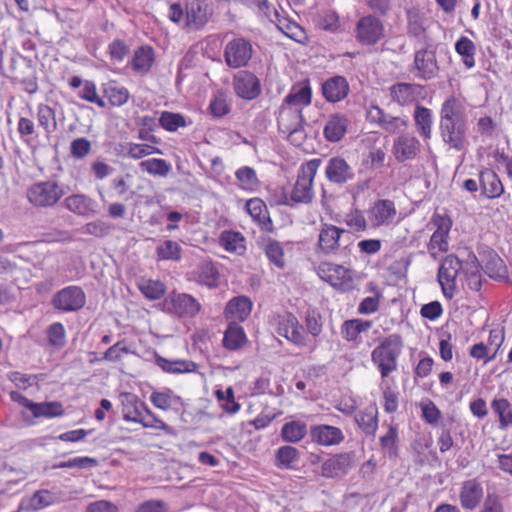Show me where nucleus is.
<instances>
[{
	"label": "nucleus",
	"mask_w": 512,
	"mask_h": 512,
	"mask_svg": "<svg viewBox=\"0 0 512 512\" xmlns=\"http://www.w3.org/2000/svg\"><path fill=\"white\" fill-rule=\"evenodd\" d=\"M253 48L249 40L236 37L230 40L224 48V60L232 69L246 67L252 58Z\"/></svg>",
	"instance_id": "9d476101"
},
{
	"label": "nucleus",
	"mask_w": 512,
	"mask_h": 512,
	"mask_svg": "<svg viewBox=\"0 0 512 512\" xmlns=\"http://www.w3.org/2000/svg\"><path fill=\"white\" fill-rule=\"evenodd\" d=\"M479 185L481 195L487 199H497L504 193V186L499 176L495 171L488 168L480 171Z\"/></svg>",
	"instance_id": "a878e982"
},
{
	"label": "nucleus",
	"mask_w": 512,
	"mask_h": 512,
	"mask_svg": "<svg viewBox=\"0 0 512 512\" xmlns=\"http://www.w3.org/2000/svg\"><path fill=\"white\" fill-rule=\"evenodd\" d=\"M246 341V335L241 326L232 323L228 326L224 333L223 345L229 350H236L240 348Z\"/></svg>",
	"instance_id": "a18cd8bd"
},
{
	"label": "nucleus",
	"mask_w": 512,
	"mask_h": 512,
	"mask_svg": "<svg viewBox=\"0 0 512 512\" xmlns=\"http://www.w3.org/2000/svg\"><path fill=\"white\" fill-rule=\"evenodd\" d=\"M91 148V142L87 138H76L70 144V154L75 159H83L91 152Z\"/></svg>",
	"instance_id": "774afa93"
},
{
	"label": "nucleus",
	"mask_w": 512,
	"mask_h": 512,
	"mask_svg": "<svg viewBox=\"0 0 512 512\" xmlns=\"http://www.w3.org/2000/svg\"><path fill=\"white\" fill-rule=\"evenodd\" d=\"M141 293L149 300H158L166 292V286L159 280L142 279L138 283Z\"/></svg>",
	"instance_id": "09e8293b"
},
{
	"label": "nucleus",
	"mask_w": 512,
	"mask_h": 512,
	"mask_svg": "<svg viewBox=\"0 0 512 512\" xmlns=\"http://www.w3.org/2000/svg\"><path fill=\"white\" fill-rule=\"evenodd\" d=\"M276 331L296 346L303 347L306 345L304 329L292 313L286 312L278 316Z\"/></svg>",
	"instance_id": "2eb2a0df"
},
{
	"label": "nucleus",
	"mask_w": 512,
	"mask_h": 512,
	"mask_svg": "<svg viewBox=\"0 0 512 512\" xmlns=\"http://www.w3.org/2000/svg\"><path fill=\"white\" fill-rule=\"evenodd\" d=\"M345 238H348V240L351 238V234L348 231L332 224H324L319 233L318 248L325 255L333 254L342 242H346ZM349 245L350 241H347L344 246L345 251Z\"/></svg>",
	"instance_id": "ddd939ff"
},
{
	"label": "nucleus",
	"mask_w": 512,
	"mask_h": 512,
	"mask_svg": "<svg viewBox=\"0 0 512 512\" xmlns=\"http://www.w3.org/2000/svg\"><path fill=\"white\" fill-rule=\"evenodd\" d=\"M325 176L329 182L342 186L352 181L355 177V173L344 158L335 156L327 161Z\"/></svg>",
	"instance_id": "412c9836"
},
{
	"label": "nucleus",
	"mask_w": 512,
	"mask_h": 512,
	"mask_svg": "<svg viewBox=\"0 0 512 512\" xmlns=\"http://www.w3.org/2000/svg\"><path fill=\"white\" fill-rule=\"evenodd\" d=\"M235 177L243 190L254 191L259 184L256 171L249 166L239 168L235 172Z\"/></svg>",
	"instance_id": "8fccbe9b"
},
{
	"label": "nucleus",
	"mask_w": 512,
	"mask_h": 512,
	"mask_svg": "<svg viewBox=\"0 0 512 512\" xmlns=\"http://www.w3.org/2000/svg\"><path fill=\"white\" fill-rule=\"evenodd\" d=\"M380 444L389 457H395L397 455L398 430L395 426H388L386 434L380 437Z\"/></svg>",
	"instance_id": "bf43d9fd"
},
{
	"label": "nucleus",
	"mask_w": 512,
	"mask_h": 512,
	"mask_svg": "<svg viewBox=\"0 0 512 512\" xmlns=\"http://www.w3.org/2000/svg\"><path fill=\"white\" fill-rule=\"evenodd\" d=\"M413 120L415 130L418 135L424 140L428 141L432 137V125H433V114L432 111L423 106L417 104L413 112Z\"/></svg>",
	"instance_id": "7c9ffc66"
},
{
	"label": "nucleus",
	"mask_w": 512,
	"mask_h": 512,
	"mask_svg": "<svg viewBox=\"0 0 512 512\" xmlns=\"http://www.w3.org/2000/svg\"><path fill=\"white\" fill-rule=\"evenodd\" d=\"M311 101L312 89L309 82H299L295 83L291 87L289 93L285 96L282 103L302 111L305 107L311 104Z\"/></svg>",
	"instance_id": "bb28decb"
},
{
	"label": "nucleus",
	"mask_w": 512,
	"mask_h": 512,
	"mask_svg": "<svg viewBox=\"0 0 512 512\" xmlns=\"http://www.w3.org/2000/svg\"><path fill=\"white\" fill-rule=\"evenodd\" d=\"M456 52L462 57L467 69L475 66L476 45L466 36H461L455 43Z\"/></svg>",
	"instance_id": "79ce46f5"
},
{
	"label": "nucleus",
	"mask_w": 512,
	"mask_h": 512,
	"mask_svg": "<svg viewBox=\"0 0 512 512\" xmlns=\"http://www.w3.org/2000/svg\"><path fill=\"white\" fill-rule=\"evenodd\" d=\"M65 194L64 185L55 180L34 183L27 190L29 202L38 208L53 207Z\"/></svg>",
	"instance_id": "423d86ee"
},
{
	"label": "nucleus",
	"mask_w": 512,
	"mask_h": 512,
	"mask_svg": "<svg viewBox=\"0 0 512 512\" xmlns=\"http://www.w3.org/2000/svg\"><path fill=\"white\" fill-rule=\"evenodd\" d=\"M220 241L225 250L229 252L242 254L246 249L245 238L239 232L224 231L221 234Z\"/></svg>",
	"instance_id": "de8ad7c7"
},
{
	"label": "nucleus",
	"mask_w": 512,
	"mask_h": 512,
	"mask_svg": "<svg viewBox=\"0 0 512 512\" xmlns=\"http://www.w3.org/2000/svg\"><path fill=\"white\" fill-rule=\"evenodd\" d=\"M432 222L436 226V230L430 238L428 250L431 256L436 258V251L445 252L448 250V235L452 222L449 217L439 214H434Z\"/></svg>",
	"instance_id": "f3484780"
},
{
	"label": "nucleus",
	"mask_w": 512,
	"mask_h": 512,
	"mask_svg": "<svg viewBox=\"0 0 512 512\" xmlns=\"http://www.w3.org/2000/svg\"><path fill=\"white\" fill-rule=\"evenodd\" d=\"M104 92L110 104L113 106H122L129 99V92L124 87H118L116 85L109 84L105 88Z\"/></svg>",
	"instance_id": "69168bd1"
},
{
	"label": "nucleus",
	"mask_w": 512,
	"mask_h": 512,
	"mask_svg": "<svg viewBox=\"0 0 512 512\" xmlns=\"http://www.w3.org/2000/svg\"><path fill=\"white\" fill-rule=\"evenodd\" d=\"M210 16L208 5L202 0H190L185 5V23L191 30L201 29Z\"/></svg>",
	"instance_id": "5701e85b"
},
{
	"label": "nucleus",
	"mask_w": 512,
	"mask_h": 512,
	"mask_svg": "<svg viewBox=\"0 0 512 512\" xmlns=\"http://www.w3.org/2000/svg\"><path fill=\"white\" fill-rule=\"evenodd\" d=\"M50 304L60 313L77 312L85 306L86 294L80 286H66L53 294Z\"/></svg>",
	"instance_id": "0eeeda50"
},
{
	"label": "nucleus",
	"mask_w": 512,
	"mask_h": 512,
	"mask_svg": "<svg viewBox=\"0 0 512 512\" xmlns=\"http://www.w3.org/2000/svg\"><path fill=\"white\" fill-rule=\"evenodd\" d=\"M367 120L376 124L381 130L389 134L402 133L408 129L409 119L407 117L392 116L378 105H370L367 109Z\"/></svg>",
	"instance_id": "9b49d317"
},
{
	"label": "nucleus",
	"mask_w": 512,
	"mask_h": 512,
	"mask_svg": "<svg viewBox=\"0 0 512 512\" xmlns=\"http://www.w3.org/2000/svg\"><path fill=\"white\" fill-rule=\"evenodd\" d=\"M348 119L344 114H331L324 126V137L329 142H339L346 134Z\"/></svg>",
	"instance_id": "2f4dec72"
},
{
	"label": "nucleus",
	"mask_w": 512,
	"mask_h": 512,
	"mask_svg": "<svg viewBox=\"0 0 512 512\" xmlns=\"http://www.w3.org/2000/svg\"><path fill=\"white\" fill-rule=\"evenodd\" d=\"M491 408L499 416L501 428H507L512 423V404L507 399H494Z\"/></svg>",
	"instance_id": "3c124183"
},
{
	"label": "nucleus",
	"mask_w": 512,
	"mask_h": 512,
	"mask_svg": "<svg viewBox=\"0 0 512 512\" xmlns=\"http://www.w3.org/2000/svg\"><path fill=\"white\" fill-rule=\"evenodd\" d=\"M350 88L345 77L336 75L327 79L322 84V94L324 98L330 103H336L349 94Z\"/></svg>",
	"instance_id": "cd10ccee"
},
{
	"label": "nucleus",
	"mask_w": 512,
	"mask_h": 512,
	"mask_svg": "<svg viewBox=\"0 0 512 512\" xmlns=\"http://www.w3.org/2000/svg\"><path fill=\"white\" fill-rule=\"evenodd\" d=\"M391 99L400 106H408L424 98V87L416 83L398 82L389 88Z\"/></svg>",
	"instance_id": "6ab92c4d"
},
{
	"label": "nucleus",
	"mask_w": 512,
	"mask_h": 512,
	"mask_svg": "<svg viewBox=\"0 0 512 512\" xmlns=\"http://www.w3.org/2000/svg\"><path fill=\"white\" fill-rule=\"evenodd\" d=\"M372 327V321L360 318L350 319L341 325V335L348 342H358L361 333Z\"/></svg>",
	"instance_id": "c9c22d12"
},
{
	"label": "nucleus",
	"mask_w": 512,
	"mask_h": 512,
	"mask_svg": "<svg viewBox=\"0 0 512 512\" xmlns=\"http://www.w3.org/2000/svg\"><path fill=\"white\" fill-rule=\"evenodd\" d=\"M413 71L415 76L423 80H429L436 76L438 65L435 52L429 49H420L415 52Z\"/></svg>",
	"instance_id": "4be33fe9"
},
{
	"label": "nucleus",
	"mask_w": 512,
	"mask_h": 512,
	"mask_svg": "<svg viewBox=\"0 0 512 512\" xmlns=\"http://www.w3.org/2000/svg\"><path fill=\"white\" fill-rule=\"evenodd\" d=\"M162 309L179 318H193L199 313L201 304L190 294L173 291L163 300Z\"/></svg>",
	"instance_id": "6e6552de"
},
{
	"label": "nucleus",
	"mask_w": 512,
	"mask_h": 512,
	"mask_svg": "<svg viewBox=\"0 0 512 512\" xmlns=\"http://www.w3.org/2000/svg\"><path fill=\"white\" fill-rule=\"evenodd\" d=\"M64 207L78 216L95 214L94 201L84 194H73L64 199Z\"/></svg>",
	"instance_id": "f704fd0d"
},
{
	"label": "nucleus",
	"mask_w": 512,
	"mask_h": 512,
	"mask_svg": "<svg viewBox=\"0 0 512 512\" xmlns=\"http://www.w3.org/2000/svg\"><path fill=\"white\" fill-rule=\"evenodd\" d=\"M233 87L238 97L254 100L261 94V84L257 76L246 70L238 72L233 77Z\"/></svg>",
	"instance_id": "a211bd4d"
},
{
	"label": "nucleus",
	"mask_w": 512,
	"mask_h": 512,
	"mask_svg": "<svg viewBox=\"0 0 512 512\" xmlns=\"http://www.w3.org/2000/svg\"><path fill=\"white\" fill-rule=\"evenodd\" d=\"M397 210L393 201L377 200L368 211V217L374 227L388 226L393 223Z\"/></svg>",
	"instance_id": "b1692460"
},
{
	"label": "nucleus",
	"mask_w": 512,
	"mask_h": 512,
	"mask_svg": "<svg viewBox=\"0 0 512 512\" xmlns=\"http://www.w3.org/2000/svg\"><path fill=\"white\" fill-rule=\"evenodd\" d=\"M309 436L313 443L324 447L339 445L345 439L344 433L340 428L328 424L310 426Z\"/></svg>",
	"instance_id": "aec40b11"
},
{
	"label": "nucleus",
	"mask_w": 512,
	"mask_h": 512,
	"mask_svg": "<svg viewBox=\"0 0 512 512\" xmlns=\"http://www.w3.org/2000/svg\"><path fill=\"white\" fill-rule=\"evenodd\" d=\"M215 396L222 403L221 407L225 412L235 414L240 410V404L235 401L232 387H228L225 391L216 390Z\"/></svg>",
	"instance_id": "4d7b16f0"
},
{
	"label": "nucleus",
	"mask_w": 512,
	"mask_h": 512,
	"mask_svg": "<svg viewBox=\"0 0 512 512\" xmlns=\"http://www.w3.org/2000/svg\"><path fill=\"white\" fill-rule=\"evenodd\" d=\"M463 268V262L454 254H450L442 261L437 278L443 294L451 299L456 290V278Z\"/></svg>",
	"instance_id": "f8f14e48"
},
{
	"label": "nucleus",
	"mask_w": 512,
	"mask_h": 512,
	"mask_svg": "<svg viewBox=\"0 0 512 512\" xmlns=\"http://www.w3.org/2000/svg\"><path fill=\"white\" fill-rule=\"evenodd\" d=\"M10 397L14 402L31 411L35 418H54L64 414L62 404L57 401L36 403L16 391H12Z\"/></svg>",
	"instance_id": "4468645a"
},
{
	"label": "nucleus",
	"mask_w": 512,
	"mask_h": 512,
	"mask_svg": "<svg viewBox=\"0 0 512 512\" xmlns=\"http://www.w3.org/2000/svg\"><path fill=\"white\" fill-rule=\"evenodd\" d=\"M160 125L167 131L174 132L180 127L186 126L184 116L178 113L164 111L159 118Z\"/></svg>",
	"instance_id": "680f3d73"
},
{
	"label": "nucleus",
	"mask_w": 512,
	"mask_h": 512,
	"mask_svg": "<svg viewBox=\"0 0 512 512\" xmlns=\"http://www.w3.org/2000/svg\"><path fill=\"white\" fill-rule=\"evenodd\" d=\"M300 458L299 450L290 445L279 447L275 451L274 464L279 469H292Z\"/></svg>",
	"instance_id": "ea45409f"
},
{
	"label": "nucleus",
	"mask_w": 512,
	"mask_h": 512,
	"mask_svg": "<svg viewBox=\"0 0 512 512\" xmlns=\"http://www.w3.org/2000/svg\"><path fill=\"white\" fill-rule=\"evenodd\" d=\"M315 270L323 281L338 291L348 292L355 287V271L343 265L321 262Z\"/></svg>",
	"instance_id": "20e7f679"
},
{
	"label": "nucleus",
	"mask_w": 512,
	"mask_h": 512,
	"mask_svg": "<svg viewBox=\"0 0 512 512\" xmlns=\"http://www.w3.org/2000/svg\"><path fill=\"white\" fill-rule=\"evenodd\" d=\"M120 401L122 405V415L124 420L138 423L146 409V404L132 393H121Z\"/></svg>",
	"instance_id": "c756f323"
},
{
	"label": "nucleus",
	"mask_w": 512,
	"mask_h": 512,
	"mask_svg": "<svg viewBox=\"0 0 512 512\" xmlns=\"http://www.w3.org/2000/svg\"><path fill=\"white\" fill-rule=\"evenodd\" d=\"M180 245L172 240H165L156 248V254L159 260L178 261L181 258Z\"/></svg>",
	"instance_id": "5fc2aeb1"
},
{
	"label": "nucleus",
	"mask_w": 512,
	"mask_h": 512,
	"mask_svg": "<svg viewBox=\"0 0 512 512\" xmlns=\"http://www.w3.org/2000/svg\"><path fill=\"white\" fill-rule=\"evenodd\" d=\"M219 272L211 262H204L198 266L196 271V280L199 284L209 288L218 285Z\"/></svg>",
	"instance_id": "37998d69"
},
{
	"label": "nucleus",
	"mask_w": 512,
	"mask_h": 512,
	"mask_svg": "<svg viewBox=\"0 0 512 512\" xmlns=\"http://www.w3.org/2000/svg\"><path fill=\"white\" fill-rule=\"evenodd\" d=\"M38 122L47 134H51L57 129L55 111L48 105L38 106Z\"/></svg>",
	"instance_id": "864d4df0"
},
{
	"label": "nucleus",
	"mask_w": 512,
	"mask_h": 512,
	"mask_svg": "<svg viewBox=\"0 0 512 512\" xmlns=\"http://www.w3.org/2000/svg\"><path fill=\"white\" fill-rule=\"evenodd\" d=\"M78 96L90 103L96 104L100 108H105V101L100 98L96 91V85L93 81L86 80L83 84V89L79 92Z\"/></svg>",
	"instance_id": "338daca9"
},
{
	"label": "nucleus",
	"mask_w": 512,
	"mask_h": 512,
	"mask_svg": "<svg viewBox=\"0 0 512 512\" xmlns=\"http://www.w3.org/2000/svg\"><path fill=\"white\" fill-rule=\"evenodd\" d=\"M351 465V457L349 454H337L327 459L321 467L324 477L335 478L348 472Z\"/></svg>",
	"instance_id": "473e14b6"
},
{
	"label": "nucleus",
	"mask_w": 512,
	"mask_h": 512,
	"mask_svg": "<svg viewBox=\"0 0 512 512\" xmlns=\"http://www.w3.org/2000/svg\"><path fill=\"white\" fill-rule=\"evenodd\" d=\"M140 168L151 175L165 177L171 170V166L164 159H148L140 163Z\"/></svg>",
	"instance_id": "6e6d98bb"
},
{
	"label": "nucleus",
	"mask_w": 512,
	"mask_h": 512,
	"mask_svg": "<svg viewBox=\"0 0 512 512\" xmlns=\"http://www.w3.org/2000/svg\"><path fill=\"white\" fill-rule=\"evenodd\" d=\"M150 401L159 409L168 410L174 403L181 402V398L173 394L171 390L163 392L154 391L150 395Z\"/></svg>",
	"instance_id": "13d9d810"
},
{
	"label": "nucleus",
	"mask_w": 512,
	"mask_h": 512,
	"mask_svg": "<svg viewBox=\"0 0 512 512\" xmlns=\"http://www.w3.org/2000/svg\"><path fill=\"white\" fill-rule=\"evenodd\" d=\"M485 272L491 279L496 281L506 279L508 274L504 261L496 253L489 254V258L485 264Z\"/></svg>",
	"instance_id": "49530a36"
},
{
	"label": "nucleus",
	"mask_w": 512,
	"mask_h": 512,
	"mask_svg": "<svg viewBox=\"0 0 512 512\" xmlns=\"http://www.w3.org/2000/svg\"><path fill=\"white\" fill-rule=\"evenodd\" d=\"M155 362L164 372L171 374L190 373L197 370V364L190 360H169L157 356Z\"/></svg>",
	"instance_id": "4c0bfd02"
},
{
	"label": "nucleus",
	"mask_w": 512,
	"mask_h": 512,
	"mask_svg": "<svg viewBox=\"0 0 512 512\" xmlns=\"http://www.w3.org/2000/svg\"><path fill=\"white\" fill-rule=\"evenodd\" d=\"M407 32L412 37H420L424 34V16L415 8L408 9L407 12Z\"/></svg>",
	"instance_id": "603ef678"
},
{
	"label": "nucleus",
	"mask_w": 512,
	"mask_h": 512,
	"mask_svg": "<svg viewBox=\"0 0 512 512\" xmlns=\"http://www.w3.org/2000/svg\"><path fill=\"white\" fill-rule=\"evenodd\" d=\"M265 254L269 261L277 268H284V251L279 242L275 240H269L265 246Z\"/></svg>",
	"instance_id": "052dcab7"
},
{
	"label": "nucleus",
	"mask_w": 512,
	"mask_h": 512,
	"mask_svg": "<svg viewBox=\"0 0 512 512\" xmlns=\"http://www.w3.org/2000/svg\"><path fill=\"white\" fill-rule=\"evenodd\" d=\"M245 209L261 230L266 232L273 231V223L263 200L260 198L249 199L245 204Z\"/></svg>",
	"instance_id": "c85d7f7f"
},
{
	"label": "nucleus",
	"mask_w": 512,
	"mask_h": 512,
	"mask_svg": "<svg viewBox=\"0 0 512 512\" xmlns=\"http://www.w3.org/2000/svg\"><path fill=\"white\" fill-rule=\"evenodd\" d=\"M307 432L306 423L294 420L282 426L280 435L283 441L287 443H298L306 436Z\"/></svg>",
	"instance_id": "a19ab883"
},
{
	"label": "nucleus",
	"mask_w": 512,
	"mask_h": 512,
	"mask_svg": "<svg viewBox=\"0 0 512 512\" xmlns=\"http://www.w3.org/2000/svg\"><path fill=\"white\" fill-rule=\"evenodd\" d=\"M321 165V159L315 158L301 165L297 180L289 196L284 195L282 203L289 207L295 204H309L314 197L313 181L317 170Z\"/></svg>",
	"instance_id": "7ed1b4c3"
},
{
	"label": "nucleus",
	"mask_w": 512,
	"mask_h": 512,
	"mask_svg": "<svg viewBox=\"0 0 512 512\" xmlns=\"http://www.w3.org/2000/svg\"><path fill=\"white\" fill-rule=\"evenodd\" d=\"M304 123L305 119L301 110L283 103L280 105L277 116L278 129L287 136L291 143L299 145L304 138Z\"/></svg>",
	"instance_id": "39448f33"
},
{
	"label": "nucleus",
	"mask_w": 512,
	"mask_h": 512,
	"mask_svg": "<svg viewBox=\"0 0 512 512\" xmlns=\"http://www.w3.org/2000/svg\"><path fill=\"white\" fill-rule=\"evenodd\" d=\"M420 151L421 143L411 133H402L393 141L392 154L395 160L400 163L415 159Z\"/></svg>",
	"instance_id": "dca6fc26"
},
{
	"label": "nucleus",
	"mask_w": 512,
	"mask_h": 512,
	"mask_svg": "<svg viewBox=\"0 0 512 512\" xmlns=\"http://www.w3.org/2000/svg\"><path fill=\"white\" fill-rule=\"evenodd\" d=\"M47 339L51 346L62 348L66 344V332L62 323L55 322L47 329Z\"/></svg>",
	"instance_id": "0e129e2a"
},
{
	"label": "nucleus",
	"mask_w": 512,
	"mask_h": 512,
	"mask_svg": "<svg viewBox=\"0 0 512 512\" xmlns=\"http://www.w3.org/2000/svg\"><path fill=\"white\" fill-rule=\"evenodd\" d=\"M359 428L367 435H374L378 427L377 410L375 408L359 411L355 416Z\"/></svg>",
	"instance_id": "c03bdc74"
},
{
	"label": "nucleus",
	"mask_w": 512,
	"mask_h": 512,
	"mask_svg": "<svg viewBox=\"0 0 512 512\" xmlns=\"http://www.w3.org/2000/svg\"><path fill=\"white\" fill-rule=\"evenodd\" d=\"M354 36L361 45L373 46L384 38V24L375 15L362 16L356 23Z\"/></svg>",
	"instance_id": "1a4fd4ad"
},
{
	"label": "nucleus",
	"mask_w": 512,
	"mask_h": 512,
	"mask_svg": "<svg viewBox=\"0 0 512 512\" xmlns=\"http://www.w3.org/2000/svg\"><path fill=\"white\" fill-rule=\"evenodd\" d=\"M154 62V50L150 46H141L133 55L131 66L133 70L140 74H146L150 71Z\"/></svg>",
	"instance_id": "58836bf2"
},
{
	"label": "nucleus",
	"mask_w": 512,
	"mask_h": 512,
	"mask_svg": "<svg viewBox=\"0 0 512 512\" xmlns=\"http://www.w3.org/2000/svg\"><path fill=\"white\" fill-rule=\"evenodd\" d=\"M468 116L465 105L449 96L439 110V134L450 149L462 151L467 145Z\"/></svg>",
	"instance_id": "f257e3e1"
},
{
	"label": "nucleus",
	"mask_w": 512,
	"mask_h": 512,
	"mask_svg": "<svg viewBox=\"0 0 512 512\" xmlns=\"http://www.w3.org/2000/svg\"><path fill=\"white\" fill-rule=\"evenodd\" d=\"M463 262V272L467 284L471 290L479 291L482 287L481 265L472 251L467 252V258Z\"/></svg>",
	"instance_id": "72a5a7b5"
},
{
	"label": "nucleus",
	"mask_w": 512,
	"mask_h": 512,
	"mask_svg": "<svg viewBox=\"0 0 512 512\" xmlns=\"http://www.w3.org/2000/svg\"><path fill=\"white\" fill-rule=\"evenodd\" d=\"M402 349L403 340L399 334H390L383 338L373 349L371 361L378 368L382 379L397 370L398 358Z\"/></svg>",
	"instance_id": "f03ea898"
},
{
	"label": "nucleus",
	"mask_w": 512,
	"mask_h": 512,
	"mask_svg": "<svg viewBox=\"0 0 512 512\" xmlns=\"http://www.w3.org/2000/svg\"><path fill=\"white\" fill-rule=\"evenodd\" d=\"M98 465V461L95 458L88 457V456H82V457H75L72 459H69L67 461H61L55 465H53V468H76V469H90L94 468Z\"/></svg>",
	"instance_id": "e2e57ef3"
},
{
	"label": "nucleus",
	"mask_w": 512,
	"mask_h": 512,
	"mask_svg": "<svg viewBox=\"0 0 512 512\" xmlns=\"http://www.w3.org/2000/svg\"><path fill=\"white\" fill-rule=\"evenodd\" d=\"M484 489L481 482L474 478L462 483L459 492V501L462 508L474 510L479 506L483 499Z\"/></svg>",
	"instance_id": "393cba45"
},
{
	"label": "nucleus",
	"mask_w": 512,
	"mask_h": 512,
	"mask_svg": "<svg viewBox=\"0 0 512 512\" xmlns=\"http://www.w3.org/2000/svg\"><path fill=\"white\" fill-rule=\"evenodd\" d=\"M252 302L246 296L232 298L226 305L225 312L234 320L244 321L251 313Z\"/></svg>",
	"instance_id": "e433bc0d"
}]
</instances>
